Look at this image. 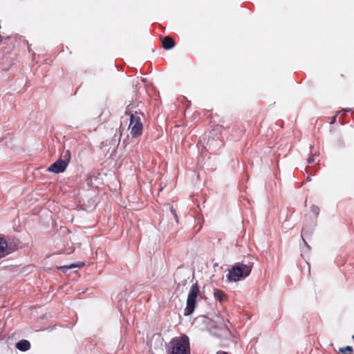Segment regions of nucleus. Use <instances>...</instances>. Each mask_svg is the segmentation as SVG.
I'll list each match as a JSON object with an SVG mask.
<instances>
[{
    "mask_svg": "<svg viewBox=\"0 0 354 354\" xmlns=\"http://www.w3.org/2000/svg\"><path fill=\"white\" fill-rule=\"evenodd\" d=\"M19 243L18 241L8 242L3 238L0 237V257H5L14 252L17 249Z\"/></svg>",
    "mask_w": 354,
    "mask_h": 354,
    "instance_id": "obj_7",
    "label": "nucleus"
},
{
    "mask_svg": "<svg viewBox=\"0 0 354 354\" xmlns=\"http://www.w3.org/2000/svg\"><path fill=\"white\" fill-rule=\"evenodd\" d=\"M310 211L315 216H317L319 213V208L313 205L310 207Z\"/></svg>",
    "mask_w": 354,
    "mask_h": 354,
    "instance_id": "obj_13",
    "label": "nucleus"
},
{
    "mask_svg": "<svg viewBox=\"0 0 354 354\" xmlns=\"http://www.w3.org/2000/svg\"><path fill=\"white\" fill-rule=\"evenodd\" d=\"M302 240H303V242L304 243V244L306 245V248L308 249L310 248L309 245H308V243H306V241H305V239L304 238H302Z\"/></svg>",
    "mask_w": 354,
    "mask_h": 354,
    "instance_id": "obj_20",
    "label": "nucleus"
},
{
    "mask_svg": "<svg viewBox=\"0 0 354 354\" xmlns=\"http://www.w3.org/2000/svg\"><path fill=\"white\" fill-rule=\"evenodd\" d=\"M352 338L354 339V335L352 336Z\"/></svg>",
    "mask_w": 354,
    "mask_h": 354,
    "instance_id": "obj_23",
    "label": "nucleus"
},
{
    "mask_svg": "<svg viewBox=\"0 0 354 354\" xmlns=\"http://www.w3.org/2000/svg\"><path fill=\"white\" fill-rule=\"evenodd\" d=\"M71 155L69 150L63 151L61 154L60 158L53 163L47 170L54 174L64 172L71 160Z\"/></svg>",
    "mask_w": 354,
    "mask_h": 354,
    "instance_id": "obj_5",
    "label": "nucleus"
},
{
    "mask_svg": "<svg viewBox=\"0 0 354 354\" xmlns=\"http://www.w3.org/2000/svg\"><path fill=\"white\" fill-rule=\"evenodd\" d=\"M205 149L207 151L213 150L212 144V142H209V140H208V142L206 144V146H205Z\"/></svg>",
    "mask_w": 354,
    "mask_h": 354,
    "instance_id": "obj_15",
    "label": "nucleus"
},
{
    "mask_svg": "<svg viewBox=\"0 0 354 354\" xmlns=\"http://www.w3.org/2000/svg\"><path fill=\"white\" fill-rule=\"evenodd\" d=\"M349 111H351V109H343L341 111V112H343L344 113H348V112H349ZM339 113H340V111H339Z\"/></svg>",
    "mask_w": 354,
    "mask_h": 354,
    "instance_id": "obj_18",
    "label": "nucleus"
},
{
    "mask_svg": "<svg viewBox=\"0 0 354 354\" xmlns=\"http://www.w3.org/2000/svg\"><path fill=\"white\" fill-rule=\"evenodd\" d=\"M229 321H225L222 317L214 315L207 323V329L213 336L219 338H228L231 332L228 328Z\"/></svg>",
    "mask_w": 354,
    "mask_h": 354,
    "instance_id": "obj_1",
    "label": "nucleus"
},
{
    "mask_svg": "<svg viewBox=\"0 0 354 354\" xmlns=\"http://www.w3.org/2000/svg\"><path fill=\"white\" fill-rule=\"evenodd\" d=\"M215 330H217V332H219V328L217 326V325L215 327Z\"/></svg>",
    "mask_w": 354,
    "mask_h": 354,
    "instance_id": "obj_21",
    "label": "nucleus"
},
{
    "mask_svg": "<svg viewBox=\"0 0 354 354\" xmlns=\"http://www.w3.org/2000/svg\"><path fill=\"white\" fill-rule=\"evenodd\" d=\"M339 351L344 354H353V348L350 346H347L344 348H340Z\"/></svg>",
    "mask_w": 354,
    "mask_h": 354,
    "instance_id": "obj_12",
    "label": "nucleus"
},
{
    "mask_svg": "<svg viewBox=\"0 0 354 354\" xmlns=\"http://www.w3.org/2000/svg\"><path fill=\"white\" fill-rule=\"evenodd\" d=\"M125 114L129 116V129L132 138L140 137L142 134L143 124L141 120L142 113L137 111H131L129 106L127 107Z\"/></svg>",
    "mask_w": 354,
    "mask_h": 354,
    "instance_id": "obj_3",
    "label": "nucleus"
},
{
    "mask_svg": "<svg viewBox=\"0 0 354 354\" xmlns=\"http://www.w3.org/2000/svg\"><path fill=\"white\" fill-rule=\"evenodd\" d=\"M170 211H171V213L172 214V215L174 216V218L176 219V222H178V216L176 214V212L172 206L170 207Z\"/></svg>",
    "mask_w": 354,
    "mask_h": 354,
    "instance_id": "obj_14",
    "label": "nucleus"
},
{
    "mask_svg": "<svg viewBox=\"0 0 354 354\" xmlns=\"http://www.w3.org/2000/svg\"><path fill=\"white\" fill-rule=\"evenodd\" d=\"M16 348L21 351H27L30 348V343L26 339H21L16 344Z\"/></svg>",
    "mask_w": 354,
    "mask_h": 354,
    "instance_id": "obj_9",
    "label": "nucleus"
},
{
    "mask_svg": "<svg viewBox=\"0 0 354 354\" xmlns=\"http://www.w3.org/2000/svg\"><path fill=\"white\" fill-rule=\"evenodd\" d=\"M199 294V287L198 286L197 282H196L194 284L192 285L188 293L186 307L184 310L185 316H189L192 315L194 311L196 304V299Z\"/></svg>",
    "mask_w": 354,
    "mask_h": 354,
    "instance_id": "obj_6",
    "label": "nucleus"
},
{
    "mask_svg": "<svg viewBox=\"0 0 354 354\" xmlns=\"http://www.w3.org/2000/svg\"><path fill=\"white\" fill-rule=\"evenodd\" d=\"M168 354H190L189 337L183 335L173 338L169 342Z\"/></svg>",
    "mask_w": 354,
    "mask_h": 354,
    "instance_id": "obj_4",
    "label": "nucleus"
},
{
    "mask_svg": "<svg viewBox=\"0 0 354 354\" xmlns=\"http://www.w3.org/2000/svg\"><path fill=\"white\" fill-rule=\"evenodd\" d=\"M315 162V155H311L308 159H307V162L308 164H312L313 162Z\"/></svg>",
    "mask_w": 354,
    "mask_h": 354,
    "instance_id": "obj_16",
    "label": "nucleus"
},
{
    "mask_svg": "<svg viewBox=\"0 0 354 354\" xmlns=\"http://www.w3.org/2000/svg\"><path fill=\"white\" fill-rule=\"evenodd\" d=\"M337 114H336L335 115L332 117L331 121H330V124H334L335 122L336 118H337Z\"/></svg>",
    "mask_w": 354,
    "mask_h": 354,
    "instance_id": "obj_17",
    "label": "nucleus"
},
{
    "mask_svg": "<svg viewBox=\"0 0 354 354\" xmlns=\"http://www.w3.org/2000/svg\"><path fill=\"white\" fill-rule=\"evenodd\" d=\"M213 295L214 298L218 300L220 302H222L226 297L225 292L218 289H214Z\"/></svg>",
    "mask_w": 354,
    "mask_h": 354,
    "instance_id": "obj_11",
    "label": "nucleus"
},
{
    "mask_svg": "<svg viewBox=\"0 0 354 354\" xmlns=\"http://www.w3.org/2000/svg\"><path fill=\"white\" fill-rule=\"evenodd\" d=\"M2 39H3V37L0 35V44L1 43Z\"/></svg>",
    "mask_w": 354,
    "mask_h": 354,
    "instance_id": "obj_22",
    "label": "nucleus"
},
{
    "mask_svg": "<svg viewBox=\"0 0 354 354\" xmlns=\"http://www.w3.org/2000/svg\"><path fill=\"white\" fill-rule=\"evenodd\" d=\"M84 265L83 262H79L78 263H71L68 266H64L59 268V270L63 272H66L68 270L75 268H82Z\"/></svg>",
    "mask_w": 354,
    "mask_h": 354,
    "instance_id": "obj_10",
    "label": "nucleus"
},
{
    "mask_svg": "<svg viewBox=\"0 0 354 354\" xmlns=\"http://www.w3.org/2000/svg\"><path fill=\"white\" fill-rule=\"evenodd\" d=\"M216 354H229L228 353L223 351H218L216 352Z\"/></svg>",
    "mask_w": 354,
    "mask_h": 354,
    "instance_id": "obj_19",
    "label": "nucleus"
},
{
    "mask_svg": "<svg viewBox=\"0 0 354 354\" xmlns=\"http://www.w3.org/2000/svg\"><path fill=\"white\" fill-rule=\"evenodd\" d=\"M253 266V262L245 263H237L229 270L227 279L230 282H236L245 279L250 275Z\"/></svg>",
    "mask_w": 354,
    "mask_h": 354,
    "instance_id": "obj_2",
    "label": "nucleus"
},
{
    "mask_svg": "<svg viewBox=\"0 0 354 354\" xmlns=\"http://www.w3.org/2000/svg\"><path fill=\"white\" fill-rule=\"evenodd\" d=\"M162 45L164 49L170 50L174 46L175 42L171 37L166 36L162 40Z\"/></svg>",
    "mask_w": 354,
    "mask_h": 354,
    "instance_id": "obj_8",
    "label": "nucleus"
}]
</instances>
